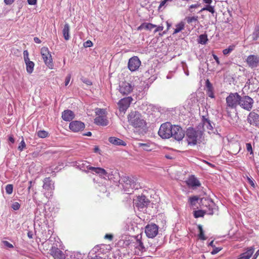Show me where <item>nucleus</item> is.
<instances>
[{
  "instance_id": "nucleus-58",
  "label": "nucleus",
  "mask_w": 259,
  "mask_h": 259,
  "mask_svg": "<svg viewBox=\"0 0 259 259\" xmlns=\"http://www.w3.org/2000/svg\"><path fill=\"white\" fill-rule=\"evenodd\" d=\"M37 0H27V2L29 5H33L36 3Z\"/></svg>"
},
{
  "instance_id": "nucleus-19",
  "label": "nucleus",
  "mask_w": 259,
  "mask_h": 259,
  "mask_svg": "<svg viewBox=\"0 0 259 259\" xmlns=\"http://www.w3.org/2000/svg\"><path fill=\"white\" fill-rule=\"evenodd\" d=\"M254 251L253 246H251L247 248L245 252L241 253L238 259H249Z\"/></svg>"
},
{
  "instance_id": "nucleus-3",
  "label": "nucleus",
  "mask_w": 259,
  "mask_h": 259,
  "mask_svg": "<svg viewBox=\"0 0 259 259\" xmlns=\"http://www.w3.org/2000/svg\"><path fill=\"white\" fill-rule=\"evenodd\" d=\"M128 121L131 125L135 128H143L146 123L141 114L137 111L131 112L128 116Z\"/></svg>"
},
{
  "instance_id": "nucleus-25",
  "label": "nucleus",
  "mask_w": 259,
  "mask_h": 259,
  "mask_svg": "<svg viewBox=\"0 0 259 259\" xmlns=\"http://www.w3.org/2000/svg\"><path fill=\"white\" fill-rule=\"evenodd\" d=\"M187 183L189 186L192 187H199L200 186V183L198 180L193 176L189 178Z\"/></svg>"
},
{
  "instance_id": "nucleus-31",
  "label": "nucleus",
  "mask_w": 259,
  "mask_h": 259,
  "mask_svg": "<svg viewBox=\"0 0 259 259\" xmlns=\"http://www.w3.org/2000/svg\"><path fill=\"white\" fill-rule=\"evenodd\" d=\"M156 25L150 23H143L139 27L138 29H145L146 30H151L156 27Z\"/></svg>"
},
{
  "instance_id": "nucleus-54",
  "label": "nucleus",
  "mask_w": 259,
  "mask_h": 259,
  "mask_svg": "<svg viewBox=\"0 0 259 259\" xmlns=\"http://www.w3.org/2000/svg\"><path fill=\"white\" fill-rule=\"evenodd\" d=\"M104 238L105 239H109V240H112L113 239V236L111 234H106Z\"/></svg>"
},
{
  "instance_id": "nucleus-40",
  "label": "nucleus",
  "mask_w": 259,
  "mask_h": 259,
  "mask_svg": "<svg viewBox=\"0 0 259 259\" xmlns=\"http://www.w3.org/2000/svg\"><path fill=\"white\" fill-rule=\"evenodd\" d=\"M198 16H193V17H187L186 18L187 22L188 24H191L194 22L198 21Z\"/></svg>"
},
{
  "instance_id": "nucleus-6",
  "label": "nucleus",
  "mask_w": 259,
  "mask_h": 259,
  "mask_svg": "<svg viewBox=\"0 0 259 259\" xmlns=\"http://www.w3.org/2000/svg\"><path fill=\"white\" fill-rule=\"evenodd\" d=\"M40 53L45 64L50 68H52L54 65L52 56L47 47H42Z\"/></svg>"
},
{
  "instance_id": "nucleus-14",
  "label": "nucleus",
  "mask_w": 259,
  "mask_h": 259,
  "mask_svg": "<svg viewBox=\"0 0 259 259\" xmlns=\"http://www.w3.org/2000/svg\"><path fill=\"white\" fill-rule=\"evenodd\" d=\"M133 98L131 97L124 98L119 101L118 105L119 110L121 112H125L130 106Z\"/></svg>"
},
{
  "instance_id": "nucleus-37",
  "label": "nucleus",
  "mask_w": 259,
  "mask_h": 259,
  "mask_svg": "<svg viewBox=\"0 0 259 259\" xmlns=\"http://www.w3.org/2000/svg\"><path fill=\"white\" fill-rule=\"evenodd\" d=\"M184 24L183 22H181L177 24L176 25V28L175 29L174 33L176 34L179 32H180L181 30L184 29Z\"/></svg>"
},
{
  "instance_id": "nucleus-20",
  "label": "nucleus",
  "mask_w": 259,
  "mask_h": 259,
  "mask_svg": "<svg viewBox=\"0 0 259 259\" xmlns=\"http://www.w3.org/2000/svg\"><path fill=\"white\" fill-rule=\"evenodd\" d=\"M94 123L98 125L106 126L108 121L106 116H98L94 119Z\"/></svg>"
},
{
  "instance_id": "nucleus-52",
  "label": "nucleus",
  "mask_w": 259,
  "mask_h": 259,
  "mask_svg": "<svg viewBox=\"0 0 259 259\" xmlns=\"http://www.w3.org/2000/svg\"><path fill=\"white\" fill-rule=\"evenodd\" d=\"M3 242L4 245L8 248H13L14 247L13 245L7 241H4Z\"/></svg>"
},
{
  "instance_id": "nucleus-17",
  "label": "nucleus",
  "mask_w": 259,
  "mask_h": 259,
  "mask_svg": "<svg viewBox=\"0 0 259 259\" xmlns=\"http://www.w3.org/2000/svg\"><path fill=\"white\" fill-rule=\"evenodd\" d=\"M246 62L250 67L255 68L259 64V57L257 55H249L246 59Z\"/></svg>"
},
{
  "instance_id": "nucleus-28",
  "label": "nucleus",
  "mask_w": 259,
  "mask_h": 259,
  "mask_svg": "<svg viewBox=\"0 0 259 259\" xmlns=\"http://www.w3.org/2000/svg\"><path fill=\"white\" fill-rule=\"evenodd\" d=\"M206 87L207 95L211 98H214V95L213 91V87L208 79L206 81Z\"/></svg>"
},
{
  "instance_id": "nucleus-63",
  "label": "nucleus",
  "mask_w": 259,
  "mask_h": 259,
  "mask_svg": "<svg viewBox=\"0 0 259 259\" xmlns=\"http://www.w3.org/2000/svg\"><path fill=\"white\" fill-rule=\"evenodd\" d=\"M259 255V249L254 254L252 259H256Z\"/></svg>"
},
{
  "instance_id": "nucleus-29",
  "label": "nucleus",
  "mask_w": 259,
  "mask_h": 259,
  "mask_svg": "<svg viewBox=\"0 0 259 259\" xmlns=\"http://www.w3.org/2000/svg\"><path fill=\"white\" fill-rule=\"evenodd\" d=\"M26 64V71L28 73L31 74L33 72L34 63L33 62L31 61L30 60L24 61Z\"/></svg>"
},
{
  "instance_id": "nucleus-56",
  "label": "nucleus",
  "mask_w": 259,
  "mask_h": 259,
  "mask_svg": "<svg viewBox=\"0 0 259 259\" xmlns=\"http://www.w3.org/2000/svg\"><path fill=\"white\" fill-rule=\"evenodd\" d=\"M156 28L155 29V30H154V32L156 33L158 31H162L163 29V26H159L158 27H156Z\"/></svg>"
},
{
  "instance_id": "nucleus-62",
  "label": "nucleus",
  "mask_w": 259,
  "mask_h": 259,
  "mask_svg": "<svg viewBox=\"0 0 259 259\" xmlns=\"http://www.w3.org/2000/svg\"><path fill=\"white\" fill-rule=\"evenodd\" d=\"M27 236L30 238L32 239L33 238V233L32 231H28L27 233Z\"/></svg>"
},
{
  "instance_id": "nucleus-41",
  "label": "nucleus",
  "mask_w": 259,
  "mask_h": 259,
  "mask_svg": "<svg viewBox=\"0 0 259 259\" xmlns=\"http://www.w3.org/2000/svg\"><path fill=\"white\" fill-rule=\"evenodd\" d=\"M235 48V46H230L227 49H224L223 51V54L225 55L230 54Z\"/></svg>"
},
{
  "instance_id": "nucleus-18",
  "label": "nucleus",
  "mask_w": 259,
  "mask_h": 259,
  "mask_svg": "<svg viewBox=\"0 0 259 259\" xmlns=\"http://www.w3.org/2000/svg\"><path fill=\"white\" fill-rule=\"evenodd\" d=\"M89 169L92 171L95 172L96 174L98 175L100 177H102L105 179H106V176L109 177L108 174H107V171L104 168L93 166L89 167Z\"/></svg>"
},
{
  "instance_id": "nucleus-24",
  "label": "nucleus",
  "mask_w": 259,
  "mask_h": 259,
  "mask_svg": "<svg viewBox=\"0 0 259 259\" xmlns=\"http://www.w3.org/2000/svg\"><path fill=\"white\" fill-rule=\"evenodd\" d=\"M108 141L111 144L116 146H126V143L123 140L114 137H110L108 139Z\"/></svg>"
},
{
  "instance_id": "nucleus-36",
  "label": "nucleus",
  "mask_w": 259,
  "mask_h": 259,
  "mask_svg": "<svg viewBox=\"0 0 259 259\" xmlns=\"http://www.w3.org/2000/svg\"><path fill=\"white\" fill-rule=\"evenodd\" d=\"M208 40L207 35L205 34H201L199 37L198 42L199 44L205 45Z\"/></svg>"
},
{
  "instance_id": "nucleus-55",
  "label": "nucleus",
  "mask_w": 259,
  "mask_h": 259,
  "mask_svg": "<svg viewBox=\"0 0 259 259\" xmlns=\"http://www.w3.org/2000/svg\"><path fill=\"white\" fill-rule=\"evenodd\" d=\"M247 180H248V183L250 184V185L251 186H252L253 187H254L255 184H254L253 181L251 179H250L248 177L247 178Z\"/></svg>"
},
{
  "instance_id": "nucleus-7",
  "label": "nucleus",
  "mask_w": 259,
  "mask_h": 259,
  "mask_svg": "<svg viewBox=\"0 0 259 259\" xmlns=\"http://www.w3.org/2000/svg\"><path fill=\"white\" fill-rule=\"evenodd\" d=\"M253 100L248 96H240L239 105L244 109L250 111L252 108Z\"/></svg>"
},
{
  "instance_id": "nucleus-27",
  "label": "nucleus",
  "mask_w": 259,
  "mask_h": 259,
  "mask_svg": "<svg viewBox=\"0 0 259 259\" xmlns=\"http://www.w3.org/2000/svg\"><path fill=\"white\" fill-rule=\"evenodd\" d=\"M42 187L47 190H52L54 188L53 183L50 178H46L44 179Z\"/></svg>"
},
{
  "instance_id": "nucleus-48",
  "label": "nucleus",
  "mask_w": 259,
  "mask_h": 259,
  "mask_svg": "<svg viewBox=\"0 0 259 259\" xmlns=\"http://www.w3.org/2000/svg\"><path fill=\"white\" fill-rule=\"evenodd\" d=\"M222 249V248L221 247H217L215 246L213 248L212 250L211 251V254H215L217 253H218L220 250H221Z\"/></svg>"
},
{
  "instance_id": "nucleus-43",
  "label": "nucleus",
  "mask_w": 259,
  "mask_h": 259,
  "mask_svg": "<svg viewBox=\"0 0 259 259\" xmlns=\"http://www.w3.org/2000/svg\"><path fill=\"white\" fill-rule=\"evenodd\" d=\"M13 191V186L11 184H8L6 186V191L8 194H11Z\"/></svg>"
},
{
  "instance_id": "nucleus-38",
  "label": "nucleus",
  "mask_w": 259,
  "mask_h": 259,
  "mask_svg": "<svg viewBox=\"0 0 259 259\" xmlns=\"http://www.w3.org/2000/svg\"><path fill=\"white\" fill-rule=\"evenodd\" d=\"M205 213V212L203 210H195V211H194V212H193L194 217L195 218L203 217Z\"/></svg>"
},
{
  "instance_id": "nucleus-26",
  "label": "nucleus",
  "mask_w": 259,
  "mask_h": 259,
  "mask_svg": "<svg viewBox=\"0 0 259 259\" xmlns=\"http://www.w3.org/2000/svg\"><path fill=\"white\" fill-rule=\"evenodd\" d=\"M142 236L137 235L136 236V248L138 249L141 252L145 251V247L141 241Z\"/></svg>"
},
{
  "instance_id": "nucleus-45",
  "label": "nucleus",
  "mask_w": 259,
  "mask_h": 259,
  "mask_svg": "<svg viewBox=\"0 0 259 259\" xmlns=\"http://www.w3.org/2000/svg\"><path fill=\"white\" fill-rule=\"evenodd\" d=\"M198 199V198L197 196H193L189 198V202L192 205H195Z\"/></svg>"
},
{
  "instance_id": "nucleus-51",
  "label": "nucleus",
  "mask_w": 259,
  "mask_h": 259,
  "mask_svg": "<svg viewBox=\"0 0 259 259\" xmlns=\"http://www.w3.org/2000/svg\"><path fill=\"white\" fill-rule=\"evenodd\" d=\"M93 43L91 40H87V41L84 42L83 44V46L85 48H89L92 46Z\"/></svg>"
},
{
  "instance_id": "nucleus-42",
  "label": "nucleus",
  "mask_w": 259,
  "mask_h": 259,
  "mask_svg": "<svg viewBox=\"0 0 259 259\" xmlns=\"http://www.w3.org/2000/svg\"><path fill=\"white\" fill-rule=\"evenodd\" d=\"M96 114L98 116H106V111L103 109L97 108L96 111Z\"/></svg>"
},
{
  "instance_id": "nucleus-12",
  "label": "nucleus",
  "mask_w": 259,
  "mask_h": 259,
  "mask_svg": "<svg viewBox=\"0 0 259 259\" xmlns=\"http://www.w3.org/2000/svg\"><path fill=\"white\" fill-rule=\"evenodd\" d=\"M247 121L250 125L259 127V114L254 110L249 113L247 117Z\"/></svg>"
},
{
  "instance_id": "nucleus-53",
  "label": "nucleus",
  "mask_w": 259,
  "mask_h": 259,
  "mask_svg": "<svg viewBox=\"0 0 259 259\" xmlns=\"http://www.w3.org/2000/svg\"><path fill=\"white\" fill-rule=\"evenodd\" d=\"M70 78H71V74H69L66 77V78H65V86H67L68 84V83H69V81L70 80Z\"/></svg>"
},
{
  "instance_id": "nucleus-46",
  "label": "nucleus",
  "mask_w": 259,
  "mask_h": 259,
  "mask_svg": "<svg viewBox=\"0 0 259 259\" xmlns=\"http://www.w3.org/2000/svg\"><path fill=\"white\" fill-rule=\"evenodd\" d=\"M246 150L248 152H250V154H253V150L252 148L251 144L250 143H246Z\"/></svg>"
},
{
  "instance_id": "nucleus-11",
  "label": "nucleus",
  "mask_w": 259,
  "mask_h": 259,
  "mask_svg": "<svg viewBox=\"0 0 259 259\" xmlns=\"http://www.w3.org/2000/svg\"><path fill=\"white\" fill-rule=\"evenodd\" d=\"M51 255L54 259H65V255L64 253L58 248L57 243L53 244L50 250Z\"/></svg>"
},
{
  "instance_id": "nucleus-2",
  "label": "nucleus",
  "mask_w": 259,
  "mask_h": 259,
  "mask_svg": "<svg viewBox=\"0 0 259 259\" xmlns=\"http://www.w3.org/2000/svg\"><path fill=\"white\" fill-rule=\"evenodd\" d=\"M186 138L188 144L194 146L202 142L203 132L201 130H196L193 127H189L186 132Z\"/></svg>"
},
{
  "instance_id": "nucleus-34",
  "label": "nucleus",
  "mask_w": 259,
  "mask_h": 259,
  "mask_svg": "<svg viewBox=\"0 0 259 259\" xmlns=\"http://www.w3.org/2000/svg\"><path fill=\"white\" fill-rule=\"evenodd\" d=\"M203 11H208L210 12L212 14H213L215 12L214 6H212L210 5H206V7L203 8L200 11V12H202Z\"/></svg>"
},
{
  "instance_id": "nucleus-33",
  "label": "nucleus",
  "mask_w": 259,
  "mask_h": 259,
  "mask_svg": "<svg viewBox=\"0 0 259 259\" xmlns=\"http://www.w3.org/2000/svg\"><path fill=\"white\" fill-rule=\"evenodd\" d=\"M198 228L199 231V234H198V237L199 239L205 240L206 239V238L204 236V231L202 228V226L201 225H199L198 226Z\"/></svg>"
},
{
  "instance_id": "nucleus-15",
  "label": "nucleus",
  "mask_w": 259,
  "mask_h": 259,
  "mask_svg": "<svg viewBox=\"0 0 259 259\" xmlns=\"http://www.w3.org/2000/svg\"><path fill=\"white\" fill-rule=\"evenodd\" d=\"M133 90V87L128 82H122L119 85V91L123 95L130 94Z\"/></svg>"
},
{
  "instance_id": "nucleus-39",
  "label": "nucleus",
  "mask_w": 259,
  "mask_h": 259,
  "mask_svg": "<svg viewBox=\"0 0 259 259\" xmlns=\"http://www.w3.org/2000/svg\"><path fill=\"white\" fill-rule=\"evenodd\" d=\"M37 136L40 138H45L49 136V133L44 130L39 131L37 133Z\"/></svg>"
},
{
  "instance_id": "nucleus-50",
  "label": "nucleus",
  "mask_w": 259,
  "mask_h": 259,
  "mask_svg": "<svg viewBox=\"0 0 259 259\" xmlns=\"http://www.w3.org/2000/svg\"><path fill=\"white\" fill-rule=\"evenodd\" d=\"M172 0H163L161 1L160 3L159 6L158 7V9H160L162 7H163L167 2H171Z\"/></svg>"
},
{
  "instance_id": "nucleus-13",
  "label": "nucleus",
  "mask_w": 259,
  "mask_h": 259,
  "mask_svg": "<svg viewBox=\"0 0 259 259\" xmlns=\"http://www.w3.org/2000/svg\"><path fill=\"white\" fill-rule=\"evenodd\" d=\"M141 64V61L137 56L131 58L128 62V68L132 72L137 70Z\"/></svg>"
},
{
  "instance_id": "nucleus-9",
  "label": "nucleus",
  "mask_w": 259,
  "mask_h": 259,
  "mask_svg": "<svg viewBox=\"0 0 259 259\" xmlns=\"http://www.w3.org/2000/svg\"><path fill=\"white\" fill-rule=\"evenodd\" d=\"M145 232L148 238H153L158 234V227L155 224H148L145 227Z\"/></svg>"
},
{
  "instance_id": "nucleus-61",
  "label": "nucleus",
  "mask_w": 259,
  "mask_h": 259,
  "mask_svg": "<svg viewBox=\"0 0 259 259\" xmlns=\"http://www.w3.org/2000/svg\"><path fill=\"white\" fill-rule=\"evenodd\" d=\"M9 141L12 143H14L15 142V139L14 138H13V136H10L9 137Z\"/></svg>"
},
{
  "instance_id": "nucleus-23",
  "label": "nucleus",
  "mask_w": 259,
  "mask_h": 259,
  "mask_svg": "<svg viewBox=\"0 0 259 259\" xmlns=\"http://www.w3.org/2000/svg\"><path fill=\"white\" fill-rule=\"evenodd\" d=\"M76 166L81 170L88 172L89 169V167H91L89 165V162L87 161H79L76 162Z\"/></svg>"
},
{
  "instance_id": "nucleus-22",
  "label": "nucleus",
  "mask_w": 259,
  "mask_h": 259,
  "mask_svg": "<svg viewBox=\"0 0 259 259\" xmlns=\"http://www.w3.org/2000/svg\"><path fill=\"white\" fill-rule=\"evenodd\" d=\"M74 117V113L70 110H66L62 112V118L65 121H70L73 119Z\"/></svg>"
},
{
  "instance_id": "nucleus-49",
  "label": "nucleus",
  "mask_w": 259,
  "mask_h": 259,
  "mask_svg": "<svg viewBox=\"0 0 259 259\" xmlns=\"http://www.w3.org/2000/svg\"><path fill=\"white\" fill-rule=\"evenodd\" d=\"M23 56L24 61L30 60L29 58V53L27 50H25L23 52Z\"/></svg>"
},
{
  "instance_id": "nucleus-44",
  "label": "nucleus",
  "mask_w": 259,
  "mask_h": 259,
  "mask_svg": "<svg viewBox=\"0 0 259 259\" xmlns=\"http://www.w3.org/2000/svg\"><path fill=\"white\" fill-rule=\"evenodd\" d=\"M25 147H26V144L24 142L23 138L22 137V140L21 141L20 143L19 144V145L18 147V149L19 151L21 152L24 150V149Z\"/></svg>"
},
{
  "instance_id": "nucleus-59",
  "label": "nucleus",
  "mask_w": 259,
  "mask_h": 259,
  "mask_svg": "<svg viewBox=\"0 0 259 259\" xmlns=\"http://www.w3.org/2000/svg\"><path fill=\"white\" fill-rule=\"evenodd\" d=\"M15 0H4L5 4L7 5H11Z\"/></svg>"
},
{
  "instance_id": "nucleus-16",
  "label": "nucleus",
  "mask_w": 259,
  "mask_h": 259,
  "mask_svg": "<svg viewBox=\"0 0 259 259\" xmlns=\"http://www.w3.org/2000/svg\"><path fill=\"white\" fill-rule=\"evenodd\" d=\"M85 127L83 122L80 121H73L69 124L70 129L73 132H78L82 131Z\"/></svg>"
},
{
  "instance_id": "nucleus-64",
  "label": "nucleus",
  "mask_w": 259,
  "mask_h": 259,
  "mask_svg": "<svg viewBox=\"0 0 259 259\" xmlns=\"http://www.w3.org/2000/svg\"><path fill=\"white\" fill-rule=\"evenodd\" d=\"M89 259H102V258L98 255H95L94 257L89 258Z\"/></svg>"
},
{
  "instance_id": "nucleus-5",
  "label": "nucleus",
  "mask_w": 259,
  "mask_h": 259,
  "mask_svg": "<svg viewBox=\"0 0 259 259\" xmlns=\"http://www.w3.org/2000/svg\"><path fill=\"white\" fill-rule=\"evenodd\" d=\"M226 100L227 107L231 109L236 108L239 105L240 96L237 93H230Z\"/></svg>"
},
{
  "instance_id": "nucleus-21",
  "label": "nucleus",
  "mask_w": 259,
  "mask_h": 259,
  "mask_svg": "<svg viewBox=\"0 0 259 259\" xmlns=\"http://www.w3.org/2000/svg\"><path fill=\"white\" fill-rule=\"evenodd\" d=\"M107 174H108L109 177L106 176V179L112 180L114 182H119V180L121 177L117 170L109 172L107 171Z\"/></svg>"
},
{
  "instance_id": "nucleus-60",
  "label": "nucleus",
  "mask_w": 259,
  "mask_h": 259,
  "mask_svg": "<svg viewBox=\"0 0 259 259\" xmlns=\"http://www.w3.org/2000/svg\"><path fill=\"white\" fill-rule=\"evenodd\" d=\"M34 41L36 44H40L41 42L40 39L37 37L34 38Z\"/></svg>"
},
{
  "instance_id": "nucleus-4",
  "label": "nucleus",
  "mask_w": 259,
  "mask_h": 259,
  "mask_svg": "<svg viewBox=\"0 0 259 259\" xmlns=\"http://www.w3.org/2000/svg\"><path fill=\"white\" fill-rule=\"evenodd\" d=\"M172 125L170 122L162 123L158 131L159 136L162 139H169L171 136Z\"/></svg>"
},
{
  "instance_id": "nucleus-35",
  "label": "nucleus",
  "mask_w": 259,
  "mask_h": 259,
  "mask_svg": "<svg viewBox=\"0 0 259 259\" xmlns=\"http://www.w3.org/2000/svg\"><path fill=\"white\" fill-rule=\"evenodd\" d=\"M251 38L253 40H256L259 38V27H257L255 28L251 35Z\"/></svg>"
},
{
  "instance_id": "nucleus-1",
  "label": "nucleus",
  "mask_w": 259,
  "mask_h": 259,
  "mask_svg": "<svg viewBox=\"0 0 259 259\" xmlns=\"http://www.w3.org/2000/svg\"><path fill=\"white\" fill-rule=\"evenodd\" d=\"M119 183L121 185L124 192L131 194L134 189H138L142 187L137 182V179L133 176H122L119 180Z\"/></svg>"
},
{
  "instance_id": "nucleus-10",
  "label": "nucleus",
  "mask_w": 259,
  "mask_h": 259,
  "mask_svg": "<svg viewBox=\"0 0 259 259\" xmlns=\"http://www.w3.org/2000/svg\"><path fill=\"white\" fill-rule=\"evenodd\" d=\"M134 205L138 209L141 210L147 207L150 203V201L145 195L139 196L137 199L134 200Z\"/></svg>"
},
{
  "instance_id": "nucleus-32",
  "label": "nucleus",
  "mask_w": 259,
  "mask_h": 259,
  "mask_svg": "<svg viewBox=\"0 0 259 259\" xmlns=\"http://www.w3.org/2000/svg\"><path fill=\"white\" fill-rule=\"evenodd\" d=\"M202 126H205L208 130H212L213 127L210 123V121L206 118H204L202 123H201Z\"/></svg>"
},
{
  "instance_id": "nucleus-57",
  "label": "nucleus",
  "mask_w": 259,
  "mask_h": 259,
  "mask_svg": "<svg viewBox=\"0 0 259 259\" xmlns=\"http://www.w3.org/2000/svg\"><path fill=\"white\" fill-rule=\"evenodd\" d=\"M212 56H213V57L214 59L215 60V61H216L218 65L220 64V61H219V58L218 57V56H217V55H214V54H213V55H212Z\"/></svg>"
},
{
  "instance_id": "nucleus-30",
  "label": "nucleus",
  "mask_w": 259,
  "mask_h": 259,
  "mask_svg": "<svg viewBox=\"0 0 259 259\" xmlns=\"http://www.w3.org/2000/svg\"><path fill=\"white\" fill-rule=\"evenodd\" d=\"M69 30H70V27H69V24L67 23H66L64 25L63 29L62 30L64 38L66 40H68L70 38Z\"/></svg>"
},
{
  "instance_id": "nucleus-47",
  "label": "nucleus",
  "mask_w": 259,
  "mask_h": 259,
  "mask_svg": "<svg viewBox=\"0 0 259 259\" xmlns=\"http://www.w3.org/2000/svg\"><path fill=\"white\" fill-rule=\"evenodd\" d=\"M11 207L14 210H17L20 208V205L18 202H15L13 203Z\"/></svg>"
},
{
  "instance_id": "nucleus-8",
  "label": "nucleus",
  "mask_w": 259,
  "mask_h": 259,
  "mask_svg": "<svg viewBox=\"0 0 259 259\" xmlns=\"http://www.w3.org/2000/svg\"><path fill=\"white\" fill-rule=\"evenodd\" d=\"M171 131V137L178 141H182L185 135V131L180 126L173 125Z\"/></svg>"
}]
</instances>
